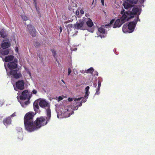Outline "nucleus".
<instances>
[{"mask_svg":"<svg viewBox=\"0 0 155 155\" xmlns=\"http://www.w3.org/2000/svg\"><path fill=\"white\" fill-rule=\"evenodd\" d=\"M24 24H25V25H26V23H24Z\"/></svg>","mask_w":155,"mask_h":155,"instance_id":"6e6d98bb","label":"nucleus"},{"mask_svg":"<svg viewBox=\"0 0 155 155\" xmlns=\"http://www.w3.org/2000/svg\"><path fill=\"white\" fill-rule=\"evenodd\" d=\"M84 21L86 23L87 25L89 27H91L93 25V23L91 20L89 18H84Z\"/></svg>","mask_w":155,"mask_h":155,"instance_id":"4468645a","label":"nucleus"},{"mask_svg":"<svg viewBox=\"0 0 155 155\" xmlns=\"http://www.w3.org/2000/svg\"><path fill=\"white\" fill-rule=\"evenodd\" d=\"M20 103L21 104V105L22 107H24V105L23 104L21 103Z\"/></svg>","mask_w":155,"mask_h":155,"instance_id":"de8ad7c7","label":"nucleus"},{"mask_svg":"<svg viewBox=\"0 0 155 155\" xmlns=\"http://www.w3.org/2000/svg\"><path fill=\"white\" fill-rule=\"evenodd\" d=\"M52 52H53V56L54 57H55V56L56 55V54L55 51H52Z\"/></svg>","mask_w":155,"mask_h":155,"instance_id":"473e14b6","label":"nucleus"},{"mask_svg":"<svg viewBox=\"0 0 155 155\" xmlns=\"http://www.w3.org/2000/svg\"><path fill=\"white\" fill-rule=\"evenodd\" d=\"M67 28L68 29V33L69 34H70L72 35H74V32L75 31V28H74L73 26V25L71 24H70L67 25Z\"/></svg>","mask_w":155,"mask_h":155,"instance_id":"ddd939ff","label":"nucleus"},{"mask_svg":"<svg viewBox=\"0 0 155 155\" xmlns=\"http://www.w3.org/2000/svg\"><path fill=\"white\" fill-rule=\"evenodd\" d=\"M38 100L36 101H35L34 102L33 104L34 108L35 110L36 109H38V108L39 106L38 105Z\"/></svg>","mask_w":155,"mask_h":155,"instance_id":"b1692460","label":"nucleus"},{"mask_svg":"<svg viewBox=\"0 0 155 155\" xmlns=\"http://www.w3.org/2000/svg\"><path fill=\"white\" fill-rule=\"evenodd\" d=\"M138 20L140 21L138 17H137L136 18V20L134 21L130 22L128 25L127 24L124 25L123 26L122 28L123 32L124 33H131L133 32Z\"/></svg>","mask_w":155,"mask_h":155,"instance_id":"39448f33","label":"nucleus"},{"mask_svg":"<svg viewBox=\"0 0 155 155\" xmlns=\"http://www.w3.org/2000/svg\"><path fill=\"white\" fill-rule=\"evenodd\" d=\"M21 17L24 21H27L28 22V23H30V21L29 20L28 18L25 15L23 14L21 15Z\"/></svg>","mask_w":155,"mask_h":155,"instance_id":"393cba45","label":"nucleus"},{"mask_svg":"<svg viewBox=\"0 0 155 155\" xmlns=\"http://www.w3.org/2000/svg\"><path fill=\"white\" fill-rule=\"evenodd\" d=\"M114 20H112L111 21H110V24H108V25L110 26H112L111 25L114 22Z\"/></svg>","mask_w":155,"mask_h":155,"instance_id":"c85d7f7f","label":"nucleus"},{"mask_svg":"<svg viewBox=\"0 0 155 155\" xmlns=\"http://www.w3.org/2000/svg\"><path fill=\"white\" fill-rule=\"evenodd\" d=\"M15 114H13L11 115V117H13L15 116Z\"/></svg>","mask_w":155,"mask_h":155,"instance_id":"49530a36","label":"nucleus"},{"mask_svg":"<svg viewBox=\"0 0 155 155\" xmlns=\"http://www.w3.org/2000/svg\"><path fill=\"white\" fill-rule=\"evenodd\" d=\"M61 81L63 82V83H64V81L63 80H61Z\"/></svg>","mask_w":155,"mask_h":155,"instance_id":"5fc2aeb1","label":"nucleus"},{"mask_svg":"<svg viewBox=\"0 0 155 155\" xmlns=\"http://www.w3.org/2000/svg\"><path fill=\"white\" fill-rule=\"evenodd\" d=\"M68 23V22L67 21H65V22H64V23L65 24H66V23Z\"/></svg>","mask_w":155,"mask_h":155,"instance_id":"603ef678","label":"nucleus"},{"mask_svg":"<svg viewBox=\"0 0 155 155\" xmlns=\"http://www.w3.org/2000/svg\"><path fill=\"white\" fill-rule=\"evenodd\" d=\"M103 27L102 26L98 28V32L97 33V35L101 38L104 37V35L102 36L101 34H104L105 32V30Z\"/></svg>","mask_w":155,"mask_h":155,"instance_id":"2eb2a0df","label":"nucleus"},{"mask_svg":"<svg viewBox=\"0 0 155 155\" xmlns=\"http://www.w3.org/2000/svg\"><path fill=\"white\" fill-rule=\"evenodd\" d=\"M25 82L23 80H19L16 82L15 86H14L15 90L17 91L18 89L22 90L24 87Z\"/></svg>","mask_w":155,"mask_h":155,"instance_id":"1a4fd4ad","label":"nucleus"},{"mask_svg":"<svg viewBox=\"0 0 155 155\" xmlns=\"http://www.w3.org/2000/svg\"><path fill=\"white\" fill-rule=\"evenodd\" d=\"M100 88H99L97 87V89L96 91V92L95 94H99V91L100 90Z\"/></svg>","mask_w":155,"mask_h":155,"instance_id":"cd10ccee","label":"nucleus"},{"mask_svg":"<svg viewBox=\"0 0 155 155\" xmlns=\"http://www.w3.org/2000/svg\"><path fill=\"white\" fill-rule=\"evenodd\" d=\"M77 50V48H75L73 50V51H76Z\"/></svg>","mask_w":155,"mask_h":155,"instance_id":"8fccbe9b","label":"nucleus"},{"mask_svg":"<svg viewBox=\"0 0 155 155\" xmlns=\"http://www.w3.org/2000/svg\"><path fill=\"white\" fill-rule=\"evenodd\" d=\"M88 30L89 31H90L91 32H93V31H94V28H91V30H89H89Z\"/></svg>","mask_w":155,"mask_h":155,"instance_id":"f704fd0d","label":"nucleus"},{"mask_svg":"<svg viewBox=\"0 0 155 155\" xmlns=\"http://www.w3.org/2000/svg\"><path fill=\"white\" fill-rule=\"evenodd\" d=\"M76 14L78 15L79 14V12L78 11H77L76 12Z\"/></svg>","mask_w":155,"mask_h":155,"instance_id":"4c0bfd02","label":"nucleus"},{"mask_svg":"<svg viewBox=\"0 0 155 155\" xmlns=\"http://www.w3.org/2000/svg\"><path fill=\"white\" fill-rule=\"evenodd\" d=\"M124 5L125 8V9H128L129 8H130L132 6L130 4L128 3L127 2H125L124 3Z\"/></svg>","mask_w":155,"mask_h":155,"instance_id":"5701e85b","label":"nucleus"},{"mask_svg":"<svg viewBox=\"0 0 155 155\" xmlns=\"http://www.w3.org/2000/svg\"><path fill=\"white\" fill-rule=\"evenodd\" d=\"M71 72V70L69 68L68 69V75H69Z\"/></svg>","mask_w":155,"mask_h":155,"instance_id":"72a5a7b5","label":"nucleus"},{"mask_svg":"<svg viewBox=\"0 0 155 155\" xmlns=\"http://www.w3.org/2000/svg\"><path fill=\"white\" fill-rule=\"evenodd\" d=\"M68 9H69V10L70 11H71L72 10V9L70 7H69L68 8Z\"/></svg>","mask_w":155,"mask_h":155,"instance_id":"a18cd8bd","label":"nucleus"},{"mask_svg":"<svg viewBox=\"0 0 155 155\" xmlns=\"http://www.w3.org/2000/svg\"><path fill=\"white\" fill-rule=\"evenodd\" d=\"M124 12V10H123V11H122L121 12V14H123V12Z\"/></svg>","mask_w":155,"mask_h":155,"instance_id":"09e8293b","label":"nucleus"},{"mask_svg":"<svg viewBox=\"0 0 155 155\" xmlns=\"http://www.w3.org/2000/svg\"><path fill=\"white\" fill-rule=\"evenodd\" d=\"M38 101L39 106L42 108L47 107L46 113L47 115V118L50 119L51 117V111L49 107V104L45 100L39 99Z\"/></svg>","mask_w":155,"mask_h":155,"instance_id":"423d86ee","label":"nucleus"},{"mask_svg":"<svg viewBox=\"0 0 155 155\" xmlns=\"http://www.w3.org/2000/svg\"><path fill=\"white\" fill-rule=\"evenodd\" d=\"M89 88L90 87L89 86H87L85 88V94L84 98L83 99V100L85 98H86V99H87L88 98V96L90 94V92L89 91Z\"/></svg>","mask_w":155,"mask_h":155,"instance_id":"6ab92c4d","label":"nucleus"},{"mask_svg":"<svg viewBox=\"0 0 155 155\" xmlns=\"http://www.w3.org/2000/svg\"><path fill=\"white\" fill-rule=\"evenodd\" d=\"M3 123L4 124L6 125L10 124L11 123V120L9 117L6 119L3 120Z\"/></svg>","mask_w":155,"mask_h":155,"instance_id":"4be33fe9","label":"nucleus"},{"mask_svg":"<svg viewBox=\"0 0 155 155\" xmlns=\"http://www.w3.org/2000/svg\"><path fill=\"white\" fill-rule=\"evenodd\" d=\"M18 47H16L15 50V51L17 52L18 51Z\"/></svg>","mask_w":155,"mask_h":155,"instance_id":"58836bf2","label":"nucleus"},{"mask_svg":"<svg viewBox=\"0 0 155 155\" xmlns=\"http://www.w3.org/2000/svg\"><path fill=\"white\" fill-rule=\"evenodd\" d=\"M132 11L133 12H125L127 13V14H128L132 16L130 17L129 19L132 18L134 16V14H137L139 15L141 12V9L137 7H134L133 8Z\"/></svg>","mask_w":155,"mask_h":155,"instance_id":"9b49d317","label":"nucleus"},{"mask_svg":"<svg viewBox=\"0 0 155 155\" xmlns=\"http://www.w3.org/2000/svg\"><path fill=\"white\" fill-rule=\"evenodd\" d=\"M94 71V69L93 68H90L88 70H86L84 72H86L87 73H89L91 74H92Z\"/></svg>","mask_w":155,"mask_h":155,"instance_id":"a878e982","label":"nucleus"},{"mask_svg":"<svg viewBox=\"0 0 155 155\" xmlns=\"http://www.w3.org/2000/svg\"><path fill=\"white\" fill-rule=\"evenodd\" d=\"M82 97H81L78 98H69L68 100L69 102H72L73 106L72 108H70L69 107H66L65 110L63 113H61L59 112L58 113L57 117L59 118H61L64 117H69L70 114H72L73 113V111L71 110H77L78 109V107L81 106L82 104V102L80 100L82 99Z\"/></svg>","mask_w":155,"mask_h":155,"instance_id":"f257e3e1","label":"nucleus"},{"mask_svg":"<svg viewBox=\"0 0 155 155\" xmlns=\"http://www.w3.org/2000/svg\"><path fill=\"white\" fill-rule=\"evenodd\" d=\"M49 119L47 117L46 121L45 119L42 117L37 118L35 123L32 126V128L34 129V131L40 128L42 126L46 125L47 121L49 120Z\"/></svg>","mask_w":155,"mask_h":155,"instance_id":"20e7f679","label":"nucleus"},{"mask_svg":"<svg viewBox=\"0 0 155 155\" xmlns=\"http://www.w3.org/2000/svg\"><path fill=\"white\" fill-rule=\"evenodd\" d=\"M60 32H61L62 31V28L61 27H60Z\"/></svg>","mask_w":155,"mask_h":155,"instance_id":"c03bdc74","label":"nucleus"},{"mask_svg":"<svg viewBox=\"0 0 155 155\" xmlns=\"http://www.w3.org/2000/svg\"><path fill=\"white\" fill-rule=\"evenodd\" d=\"M10 45V43L8 41H4L2 44L1 45H0V48L1 47L3 49L8 48Z\"/></svg>","mask_w":155,"mask_h":155,"instance_id":"dca6fc26","label":"nucleus"},{"mask_svg":"<svg viewBox=\"0 0 155 155\" xmlns=\"http://www.w3.org/2000/svg\"><path fill=\"white\" fill-rule=\"evenodd\" d=\"M104 0H101V2L102 3V5L103 6L104 5Z\"/></svg>","mask_w":155,"mask_h":155,"instance_id":"e433bc0d","label":"nucleus"},{"mask_svg":"<svg viewBox=\"0 0 155 155\" xmlns=\"http://www.w3.org/2000/svg\"><path fill=\"white\" fill-rule=\"evenodd\" d=\"M39 44L38 43H36L35 44V46H37Z\"/></svg>","mask_w":155,"mask_h":155,"instance_id":"a19ab883","label":"nucleus"},{"mask_svg":"<svg viewBox=\"0 0 155 155\" xmlns=\"http://www.w3.org/2000/svg\"><path fill=\"white\" fill-rule=\"evenodd\" d=\"M85 16L87 17V18H88V17L89 16V15L87 14H86L85 15Z\"/></svg>","mask_w":155,"mask_h":155,"instance_id":"37998d69","label":"nucleus"},{"mask_svg":"<svg viewBox=\"0 0 155 155\" xmlns=\"http://www.w3.org/2000/svg\"><path fill=\"white\" fill-rule=\"evenodd\" d=\"M34 4H35V5L36 4V2L35 1H34Z\"/></svg>","mask_w":155,"mask_h":155,"instance_id":"3c124183","label":"nucleus"},{"mask_svg":"<svg viewBox=\"0 0 155 155\" xmlns=\"http://www.w3.org/2000/svg\"><path fill=\"white\" fill-rule=\"evenodd\" d=\"M27 72L29 74V76L30 77H31V74L30 72L28 71H27Z\"/></svg>","mask_w":155,"mask_h":155,"instance_id":"ea45409f","label":"nucleus"},{"mask_svg":"<svg viewBox=\"0 0 155 155\" xmlns=\"http://www.w3.org/2000/svg\"><path fill=\"white\" fill-rule=\"evenodd\" d=\"M4 66H5V64H4Z\"/></svg>","mask_w":155,"mask_h":155,"instance_id":"4d7b16f0","label":"nucleus"},{"mask_svg":"<svg viewBox=\"0 0 155 155\" xmlns=\"http://www.w3.org/2000/svg\"><path fill=\"white\" fill-rule=\"evenodd\" d=\"M8 75H12L15 78H18L21 77V74L16 70L11 71L9 72H7Z\"/></svg>","mask_w":155,"mask_h":155,"instance_id":"9d476101","label":"nucleus"},{"mask_svg":"<svg viewBox=\"0 0 155 155\" xmlns=\"http://www.w3.org/2000/svg\"><path fill=\"white\" fill-rule=\"evenodd\" d=\"M37 92V91L35 90H33L32 91V93L34 94H36Z\"/></svg>","mask_w":155,"mask_h":155,"instance_id":"7c9ffc66","label":"nucleus"},{"mask_svg":"<svg viewBox=\"0 0 155 155\" xmlns=\"http://www.w3.org/2000/svg\"><path fill=\"white\" fill-rule=\"evenodd\" d=\"M19 136L20 137V139L22 140L23 139V134L22 132H20L19 134Z\"/></svg>","mask_w":155,"mask_h":155,"instance_id":"bb28decb","label":"nucleus"},{"mask_svg":"<svg viewBox=\"0 0 155 155\" xmlns=\"http://www.w3.org/2000/svg\"><path fill=\"white\" fill-rule=\"evenodd\" d=\"M32 96V94L30 92L28 91L27 90H25L22 92L21 96H18L17 98L18 99V98L19 97L21 100H28V101L25 102V105H27L29 103V100Z\"/></svg>","mask_w":155,"mask_h":155,"instance_id":"0eeeda50","label":"nucleus"},{"mask_svg":"<svg viewBox=\"0 0 155 155\" xmlns=\"http://www.w3.org/2000/svg\"><path fill=\"white\" fill-rule=\"evenodd\" d=\"M9 52L8 49H6L4 51L0 50V57L3 55H6L8 54Z\"/></svg>","mask_w":155,"mask_h":155,"instance_id":"aec40b11","label":"nucleus"},{"mask_svg":"<svg viewBox=\"0 0 155 155\" xmlns=\"http://www.w3.org/2000/svg\"><path fill=\"white\" fill-rule=\"evenodd\" d=\"M80 12L81 14H83L84 13V11L82 9L81 10Z\"/></svg>","mask_w":155,"mask_h":155,"instance_id":"c9c22d12","label":"nucleus"},{"mask_svg":"<svg viewBox=\"0 0 155 155\" xmlns=\"http://www.w3.org/2000/svg\"><path fill=\"white\" fill-rule=\"evenodd\" d=\"M101 83L100 81H98V88H100V87L101 86Z\"/></svg>","mask_w":155,"mask_h":155,"instance_id":"c756f323","label":"nucleus"},{"mask_svg":"<svg viewBox=\"0 0 155 155\" xmlns=\"http://www.w3.org/2000/svg\"><path fill=\"white\" fill-rule=\"evenodd\" d=\"M34 116L33 112H29L25 114L24 118V123L25 128L30 132L33 131L34 129L32 128L34 124L33 120Z\"/></svg>","mask_w":155,"mask_h":155,"instance_id":"f03ea898","label":"nucleus"},{"mask_svg":"<svg viewBox=\"0 0 155 155\" xmlns=\"http://www.w3.org/2000/svg\"><path fill=\"white\" fill-rule=\"evenodd\" d=\"M27 27L30 35L33 37H35L36 35V32L35 28L30 25H27Z\"/></svg>","mask_w":155,"mask_h":155,"instance_id":"f8f14e48","label":"nucleus"},{"mask_svg":"<svg viewBox=\"0 0 155 155\" xmlns=\"http://www.w3.org/2000/svg\"><path fill=\"white\" fill-rule=\"evenodd\" d=\"M8 65V68L10 69L15 68L17 67V64L14 62L9 63Z\"/></svg>","mask_w":155,"mask_h":155,"instance_id":"f3484780","label":"nucleus"},{"mask_svg":"<svg viewBox=\"0 0 155 155\" xmlns=\"http://www.w3.org/2000/svg\"><path fill=\"white\" fill-rule=\"evenodd\" d=\"M127 1L129 2H133L132 1V0H127Z\"/></svg>","mask_w":155,"mask_h":155,"instance_id":"79ce46f5","label":"nucleus"},{"mask_svg":"<svg viewBox=\"0 0 155 155\" xmlns=\"http://www.w3.org/2000/svg\"><path fill=\"white\" fill-rule=\"evenodd\" d=\"M0 35L1 37L0 38V41H4L3 38L6 36L5 32L4 30L2 29L1 30Z\"/></svg>","mask_w":155,"mask_h":155,"instance_id":"a211bd4d","label":"nucleus"},{"mask_svg":"<svg viewBox=\"0 0 155 155\" xmlns=\"http://www.w3.org/2000/svg\"><path fill=\"white\" fill-rule=\"evenodd\" d=\"M14 57L13 56L10 55L6 56L5 59V61L6 62H9L12 61Z\"/></svg>","mask_w":155,"mask_h":155,"instance_id":"412c9836","label":"nucleus"},{"mask_svg":"<svg viewBox=\"0 0 155 155\" xmlns=\"http://www.w3.org/2000/svg\"><path fill=\"white\" fill-rule=\"evenodd\" d=\"M132 16L130 15L127 13H124L120 19H117L115 22L113 26V28L120 27L124 22L127 21L129 18Z\"/></svg>","mask_w":155,"mask_h":155,"instance_id":"7ed1b4c3","label":"nucleus"},{"mask_svg":"<svg viewBox=\"0 0 155 155\" xmlns=\"http://www.w3.org/2000/svg\"><path fill=\"white\" fill-rule=\"evenodd\" d=\"M83 20L84 18L82 20H80L79 21V23H77L76 24L74 25V26L75 29L83 30L86 29V26Z\"/></svg>","mask_w":155,"mask_h":155,"instance_id":"6e6552de","label":"nucleus"},{"mask_svg":"<svg viewBox=\"0 0 155 155\" xmlns=\"http://www.w3.org/2000/svg\"><path fill=\"white\" fill-rule=\"evenodd\" d=\"M86 100L85 99V100L83 101V102H86Z\"/></svg>","mask_w":155,"mask_h":155,"instance_id":"864d4df0","label":"nucleus"},{"mask_svg":"<svg viewBox=\"0 0 155 155\" xmlns=\"http://www.w3.org/2000/svg\"><path fill=\"white\" fill-rule=\"evenodd\" d=\"M63 99V97H62L60 96L58 97V101H60L62 100Z\"/></svg>","mask_w":155,"mask_h":155,"instance_id":"2f4dec72","label":"nucleus"}]
</instances>
